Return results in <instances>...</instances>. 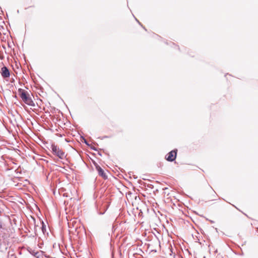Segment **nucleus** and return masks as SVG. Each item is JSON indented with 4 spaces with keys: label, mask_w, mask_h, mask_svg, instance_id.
I'll return each mask as SVG.
<instances>
[{
    "label": "nucleus",
    "mask_w": 258,
    "mask_h": 258,
    "mask_svg": "<svg viewBox=\"0 0 258 258\" xmlns=\"http://www.w3.org/2000/svg\"><path fill=\"white\" fill-rule=\"evenodd\" d=\"M18 94L25 103L31 106L35 105L29 92L23 89H19Z\"/></svg>",
    "instance_id": "f257e3e1"
},
{
    "label": "nucleus",
    "mask_w": 258,
    "mask_h": 258,
    "mask_svg": "<svg viewBox=\"0 0 258 258\" xmlns=\"http://www.w3.org/2000/svg\"><path fill=\"white\" fill-rule=\"evenodd\" d=\"M51 149L53 154L58 157L59 158L63 159L65 158L66 156L64 152L57 146L52 145Z\"/></svg>",
    "instance_id": "f03ea898"
},
{
    "label": "nucleus",
    "mask_w": 258,
    "mask_h": 258,
    "mask_svg": "<svg viewBox=\"0 0 258 258\" xmlns=\"http://www.w3.org/2000/svg\"><path fill=\"white\" fill-rule=\"evenodd\" d=\"M177 150H173L169 152L166 156V159L168 161L172 162L175 160L177 155Z\"/></svg>",
    "instance_id": "7ed1b4c3"
},
{
    "label": "nucleus",
    "mask_w": 258,
    "mask_h": 258,
    "mask_svg": "<svg viewBox=\"0 0 258 258\" xmlns=\"http://www.w3.org/2000/svg\"><path fill=\"white\" fill-rule=\"evenodd\" d=\"M1 74L3 78H8L10 76V72L6 67H3L1 69Z\"/></svg>",
    "instance_id": "20e7f679"
},
{
    "label": "nucleus",
    "mask_w": 258,
    "mask_h": 258,
    "mask_svg": "<svg viewBox=\"0 0 258 258\" xmlns=\"http://www.w3.org/2000/svg\"><path fill=\"white\" fill-rule=\"evenodd\" d=\"M95 166H96V169L97 170L99 175L102 176L104 179L107 178V176L106 175V174L105 173L104 170L98 165H96Z\"/></svg>",
    "instance_id": "39448f33"
}]
</instances>
